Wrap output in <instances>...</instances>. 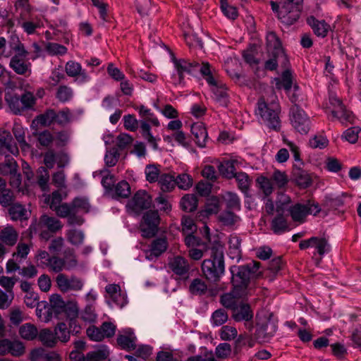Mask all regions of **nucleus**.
Returning a JSON list of instances; mask_svg holds the SVG:
<instances>
[{
    "label": "nucleus",
    "mask_w": 361,
    "mask_h": 361,
    "mask_svg": "<svg viewBox=\"0 0 361 361\" xmlns=\"http://www.w3.org/2000/svg\"><path fill=\"white\" fill-rule=\"evenodd\" d=\"M233 286H238L240 290L246 292L248 282L251 278L249 271L245 265L231 268Z\"/></svg>",
    "instance_id": "nucleus-16"
},
{
    "label": "nucleus",
    "mask_w": 361,
    "mask_h": 361,
    "mask_svg": "<svg viewBox=\"0 0 361 361\" xmlns=\"http://www.w3.org/2000/svg\"><path fill=\"white\" fill-rule=\"evenodd\" d=\"M56 282L59 288L63 292H67L70 290H80L83 286V282L79 278L74 276L68 278L63 274H59Z\"/></svg>",
    "instance_id": "nucleus-17"
},
{
    "label": "nucleus",
    "mask_w": 361,
    "mask_h": 361,
    "mask_svg": "<svg viewBox=\"0 0 361 361\" xmlns=\"http://www.w3.org/2000/svg\"><path fill=\"white\" fill-rule=\"evenodd\" d=\"M158 182L163 192H170L176 186L175 177L169 173H161Z\"/></svg>",
    "instance_id": "nucleus-39"
},
{
    "label": "nucleus",
    "mask_w": 361,
    "mask_h": 361,
    "mask_svg": "<svg viewBox=\"0 0 361 361\" xmlns=\"http://www.w3.org/2000/svg\"><path fill=\"white\" fill-rule=\"evenodd\" d=\"M168 247V242L166 238H158L154 239L146 252V258L153 260L164 253Z\"/></svg>",
    "instance_id": "nucleus-22"
},
{
    "label": "nucleus",
    "mask_w": 361,
    "mask_h": 361,
    "mask_svg": "<svg viewBox=\"0 0 361 361\" xmlns=\"http://www.w3.org/2000/svg\"><path fill=\"white\" fill-rule=\"evenodd\" d=\"M105 290L109 297L118 307H122L127 303L126 295L121 293L119 285L109 284L106 286Z\"/></svg>",
    "instance_id": "nucleus-24"
},
{
    "label": "nucleus",
    "mask_w": 361,
    "mask_h": 361,
    "mask_svg": "<svg viewBox=\"0 0 361 361\" xmlns=\"http://www.w3.org/2000/svg\"><path fill=\"white\" fill-rule=\"evenodd\" d=\"M236 162L237 161L235 159H230L220 163L218 166L220 173L228 179L233 178L235 174L237 173L235 168Z\"/></svg>",
    "instance_id": "nucleus-36"
},
{
    "label": "nucleus",
    "mask_w": 361,
    "mask_h": 361,
    "mask_svg": "<svg viewBox=\"0 0 361 361\" xmlns=\"http://www.w3.org/2000/svg\"><path fill=\"white\" fill-rule=\"evenodd\" d=\"M202 271L204 277L211 281L217 282L225 271L224 250L221 246H214L211 249V258L202 263Z\"/></svg>",
    "instance_id": "nucleus-2"
},
{
    "label": "nucleus",
    "mask_w": 361,
    "mask_h": 361,
    "mask_svg": "<svg viewBox=\"0 0 361 361\" xmlns=\"http://www.w3.org/2000/svg\"><path fill=\"white\" fill-rule=\"evenodd\" d=\"M320 210L319 205L312 201L297 203L289 208V212L293 221L300 224L305 221V217L308 214L317 215Z\"/></svg>",
    "instance_id": "nucleus-9"
},
{
    "label": "nucleus",
    "mask_w": 361,
    "mask_h": 361,
    "mask_svg": "<svg viewBox=\"0 0 361 361\" xmlns=\"http://www.w3.org/2000/svg\"><path fill=\"white\" fill-rule=\"evenodd\" d=\"M65 71L69 77L76 78L75 80L79 83H84L90 80V76L81 65L74 61H69L66 63Z\"/></svg>",
    "instance_id": "nucleus-21"
},
{
    "label": "nucleus",
    "mask_w": 361,
    "mask_h": 361,
    "mask_svg": "<svg viewBox=\"0 0 361 361\" xmlns=\"http://www.w3.org/2000/svg\"><path fill=\"white\" fill-rule=\"evenodd\" d=\"M54 334L56 341L59 340L63 343H66L70 339L71 331L68 330L67 325L61 322L59 323L54 329Z\"/></svg>",
    "instance_id": "nucleus-47"
},
{
    "label": "nucleus",
    "mask_w": 361,
    "mask_h": 361,
    "mask_svg": "<svg viewBox=\"0 0 361 361\" xmlns=\"http://www.w3.org/2000/svg\"><path fill=\"white\" fill-rule=\"evenodd\" d=\"M49 179V175L46 168L43 166L39 167L37 171V183L42 190L46 191L48 190Z\"/></svg>",
    "instance_id": "nucleus-57"
},
{
    "label": "nucleus",
    "mask_w": 361,
    "mask_h": 361,
    "mask_svg": "<svg viewBox=\"0 0 361 361\" xmlns=\"http://www.w3.org/2000/svg\"><path fill=\"white\" fill-rule=\"evenodd\" d=\"M190 131L197 146L204 147L208 135L204 123L201 122L194 123L191 126Z\"/></svg>",
    "instance_id": "nucleus-23"
},
{
    "label": "nucleus",
    "mask_w": 361,
    "mask_h": 361,
    "mask_svg": "<svg viewBox=\"0 0 361 361\" xmlns=\"http://www.w3.org/2000/svg\"><path fill=\"white\" fill-rule=\"evenodd\" d=\"M307 23L319 37H325L330 30V25L324 20H319L314 16H310L307 18Z\"/></svg>",
    "instance_id": "nucleus-25"
},
{
    "label": "nucleus",
    "mask_w": 361,
    "mask_h": 361,
    "mask_svg": "<svg viewBox=\"0 0 361 361\" xmlns=\"http://www.w3.org/2000/svg\"><path fill=\"white\" fill-rule=\"evenodd\" d=\"M151 204L152 199L148 193L145 190H139L128 201L126 207L130 213L139 214L149 208Z\"/></svg>",
    "instance_id": "nucleus-12"
},
{
    "label": "nucleus",
    "mask_w": 361,
    "mask_h": 361,
    "mask_svg": "<svg viewBox=\"0 0 361 361\" xmlns=\"http://www.w3.org/2000/svg\"><path fill=\"white\" fill-rule=\"evenodd\" d=\"M208 288L206 283L201 279L197 278L193 279L190 286L189 291L195 295H202L206 294Z\"/></svg>",
    "instance_id": "nucleus-41"
},
{
    "label": "nucleus",
    "mask_w": 361,
    "mask_h": 361,
    "mask_svg": "<svg viewBox=\"0 0 361 361\" xmlns=\"http://www.w3.org/2000/svg\"><path fill=\"white\" fill-rule=\"evenodd\" d=\"M4 99L9 110L15 115H21L26 111L32 110L37 104L34 93L27 90L21 95L8 90L5 93Z\"/></svg>",
    "instance_id": "nucleus-3"
},
{
    "label": "nucleus",
    "mask_w": 361,
    "mask_h": 361,
    "mask_svg": "<svg viewBox=\"0 0 361 361\" xmlns=\"http://www.w3.org/2000/svg\"><path fill=\"white\" fill-rule=\"evenodd\" d=\"M238 183V188L244 193H247L250 186L251 180L245 172H238L234 177Z\"/></svg>",
    "instance_id": "nucleus-50"
},
{
    "label": "nucleus",
    "mask_w": 361,
    "mask_h": 361,
    "mask_svg": "<svg viewBox=\"0 0 361 361\" xmlns=\"http://www.w3.org/2000/svg\"><path fill=\"white\" fill-rule=\"evenodd\" d=\"M276 331V326L267 321L266 323L260 325L257 327L255 333V337L257 339H266L273 336L274 334Z\"/></svg>",
    "instance_id": "nucleus-31"
},
{
    "label": "nucleus",
    "mask_w": 361,
    "mask_h": 361,
    "mask_svg": "<svg viewBox=\"0 0 361 361\" xmlns=\"http://www.w3.org/2000/svg\"><path fill=\"white\" fill-rule=\"evenodd\" d=\"M67 238L68 241L75 245H79L83 243L85 235L80 230L71 229L67 233Z\"/></svg>",
    "instance_id": "nucleus-56"
},
{
    "label": "nucleus",
    "mask_w": 361,
    "mask_h": 361,
    "mask_svg": "<svg viewBox=\"0 0 361 361\" xmlns=\"http://www.w3.org/2000/svg\"><path fill=\"white\" fill-rule=\"evenodd\" d=\"M130 194V187L127 181H120L115 185L114 195L119 197L126 198Z\"/></svg>",
    "instance_id": "nucleus-58"
},
{
    "label": "nucleus",
    "mask_w": 361,
    "mask_h": 361,
    "mask_svg": "<svg viewBox=\"0 0 361 361\" xmlns=\"http://www.w3.org/2000/svg\"><path fill=\"white\" fill-rule=\"evenodd\" d=\"M15 196L9 189L4 190L0 194V204L4 207H11L14 204Z\"/></svg>",
    "instance_id": "nucleus-59"
},
{
    "label": "nucleus",
    "mask_w": 361,
    "mask_h": 361,
    "mask_svg": "<svg viewBox=\"0 0 361 361\" xmlns=\"http://www.w3.org/2000/svg\"><path fill=\"white\" fill-rule=\"evenodd\" d=\"M25 352L23 344L19 341H11L4 338L0 341V355L10 353L13 356L19 357Z\"/></svg>",
    "instance_id": "nucleus-20"
},
{
    "label": "nucleus",
    "mask_w": 361,
    "mask_h": 361,
    "mask_svg": "<svg viewBox=\"0 0 361 361\" xmlns=\"http://www.w3.org/2000/svg\"><path fill=\"white\" fill-rule=\"evenodd\" d=\"M136 336L130 329L124 331V334L118 335L117 337L118 344L124 350L130 351L136 349Z\"/></svg>",
    "instance_id": "nucleus-27"
},
{
    "label": "nucleus",
    "mask_w": 361,
    "mask_h": 361,
    "mask_svg": "<svg viewBox=\"0 0 361 361\" xmlns=\"http://www.w3.org/2000/svg\"><path fill=\"white\" fill-rule=\"evenodd\" d=\"M297 185L301 188H307L312 183V179L310 173L305 171H299L295 175Z\"/></svg>",
    "instance_id": "nucleus-49"
},
{
    "label": "nucleus",
    "mask_w": 361,
    "mask_h": 361,
    "mask_svg": "<svg viewBox=\"0 0 361 361\" xmlns=\"http://www.w3.org/2000/svg\"><path fill=\"white\" fill-rule=\"evenodd\" d=\"M73 212L85 214L90 211V205L87 199L75 197L71 202Z\"/></svg>",
    "instance_id": "nucleus-45"
},
{
    "label": "nucleus",
    "mask_w": 361,
    "mask_h": 361,
    "mask_svg": "<svg viewBox=\"0 0 361 361\" xmlns=\"http://www.w3.org/2000/svg\"><path fill=\"white\" fill-rule=\"evenodd\" d=\"M314 238L312 242V247L316 249L317 253L320 256H323L325 253H327L330 250V246L325 238L313 237Z\"/></svg>",
    "instance_id": "nucleus-52"
},
{
    "label": "nucleus",
    "mask_w": 361,
    "mask_h": 361,
    "mask_svg": "<svg viewBox=\"0 0 361 361\" xmlns=\"http://www.w3.org/2000/svg\"><path fill=\"white\" fill-rule=\"evenodd\" d=\"M280 111L281 108L278 102L267 104L263 99H259L257 102V114L259 115L262 121L276 131L281 128Z\"/></svg>",
    "instance_id": "nucleus-5"
},
{
    "label": "nucleus",
    "mask_w": 361,
    "mask_h": 361,
    "mask_svg": "<svg viewBox=\"0 0 361 361\" xmlns=\"http://www.w3.org/2000/svg\"><path fill=\"white\" fill-rule=\"evenodd\" d=\"M13 71L18 75H26L31 73V63L25 61V58L13 56L9 63Z\"/></svg>",
    "instance_id": "nucleus-26"
},
{
    "label": "nucleus",
    "mask_w": 361,
    "mask_h": 361,
    "mask_svg": "<svg viewBox=\"0 0 361 361\" xmlns=\"http://www.w3.org/2000/svg\"><path fill=\"white\" fill-rule=\"evenodd\" d=\"M256 183L266 197L273 192V183L270 178L263 176H259L256 180Z\"/></svg>",
    "instance_id": "nucleus-43"
},
{
    "label": "nucleus",
    "mask_w": 361,
    "mask_h": 361,
    "mask_svg": "<svg viewBox=\"0 0 361 361\" xmlns=\"http://www.w3.org/2000/svg\"><path fill=\"white\" fill-rule=\"evenodd\" d=\"M65 302L59 295H52L49 299V303L43 304L44 314V322H49L53 317H57L65 308Z\"/></svg>",
    "instance_id": "nucleus-14"
},
{
    "label": "nucleus",
    "mask_w": 361,
    "mask_h": 361,
    "mask_svg": "<svg viewBox=\"0 0 361 361\" xmlns=\"http://www.w3.org/2000/svg\"><path fill=\"white\" fill-rule=\"evenodd\" d=\"M8 214L13 221L27 219L30 216V212L25 206L19 203H16L9 207Z\"/></svg>",
    "instance_id": "nucleus-32"
},
{
    "label": "nucleus",
    "mask_w": 361,
    "mask_h": 361,
    "mask_svg": "<svg viewBox=\"0 0 361 361\" xmlns=\"http://www.w3.org/2000/svg\"><path fill=\"white\" fill-rule=\"evenodd\" d=\"M109 355V350L106 345H102L95 350L88 352L85 356V361H104Z\"/></svg>",
    "instance_id": "nucleus-34"
},
{
    "label": "nucleus",
    "mask_w": 361,
    "mask_h": 361,
    "mask_svg": "<svg viewBox=\"0 0 361 361\" xmlns=\"http://www.w3.org/2000/svg\"><path fill=\"white\" fill-rule=\"evenodd\" d=\"M35 123L44 127L50 126L56 123V111L53 109H47L43 114L36 116L33 120V123Z\"/></svg>",
    "instance_id": "nucleus-30"
},
{
    "label": "nucleus",
    "mask_w": 361,
    "mask_h": 361,
    "mask_svg": "<svg viewBox=\"0 0 361 361\" xmlns=\"http://www.w3.org/2000/svg\"><path fill=\"white\" fill-rule=\"evenodd\" d=\"M74 95L73 89L66 85H61L56 89L55 97L61 103L70 102Z\"/></svg>",
    "instance_id": "nucleus-38"
},
{
    "label": "nucleus",
    "mask_w": 361,
    "mask_h": 361,
    "mask_svg": "<svg viewBox=\"0 0 361 361\" xmlns=\"http://www.w3.org/2000/svg\"><path fill=\"white\" fill-rule=\"evenodd\" d=\"M136 109L138 111L140 116L143 118L142 121H147L157 127L159 126L158 118L154 116V113L152 112L151 109L143 105L140 106Z\"/></svg>",
    "instance_id": "nucleus-48"
},
{
    "label": "nucleus",
    "mask_w": 361,
    "mask_h": 361,
    "mask_svg": "<svg viewBox=\"0 0 361 361\" xmlns=\"http://www.w3.org/2000/svg\"><path fill=\"white\" fill-rule=\"evenodd\" d=\"M159 221L160 218L157 211L149 210L143 214L140 224L142 235L145 238L154 236L158 231Z\"/></svg>",
    "instance_id": "nucleus-10"
},
{
    "label": "nucleus",
    "mask_w": 361,
    "mask_h": 361,
    "mask_svg": "<svg viewBox=\"0 0 361 361\" xmlns=\"http://www.w3.org/2000/svg\"><path fill=\"white\" fill-rule=\"evenodd\" d=\"M72 114L69 109L64 108L58 113L56 111V123L65 126L71 120Z\"/></svg>",
    "instance_id": "nucleus-60"
},
{
    "label": "nucleus",
    "mask_w": 361,
    "mask_h": 361,
    "mask_svg": "<svg viewBox=\"0 0 361 361\" xmlns=\"http://www.w3.org/2000/svg\"><path fill=\"white\" fill-rule=\"evenodd\" d=\"M271 228L274 233L281 234L289 231L288 226L285 217L279 214L276 216L271 221Z\"/></svg>",
    "instance_id": "nucleus-44"
},
{
    "label": "nucleus",
    "mask_w": 361,
    "mask_h": 361,
    "mask_svg": "<svg viewBox=\"0 0 361 361\" xmlns=\"http://www.w3.org/2000/svg\"><path fill=\"white\" fill-rule=\"evenodd\" d=\"M246 294L244 290H240L238 286H233V290L223 294L220 298L221 304L226 308L233 310L241 302L240 299Z\"/></svg>",
    "instance_id": "nucleus-19"
},
{
    "label": "nucleus",
    "mask_w": 361,
    "mask_h": 361,
    "mask_svg": "<svg viewBox=\"0 0 361 361\" xmlns=\"http://www.w3.org/2000/svg\"><path fill=\"white\" fill-rule=\"evenodd\" d=\"M326 110L331 112V119H337L342 124L351 123L352 113L348 111L342 101L333 92L329 93V100L325 104Z\"/></svg>",
    "instance_id": "nucleus-6"
},
{
    "label": "nucleus",
    "mask_w": 361,
    "mask_h": 361,
    "mask_svg": "<svg viewBox=\"0 0 361 361\" xmlns=\"http://www.w3.org/2000/svg\"><path fill=\"white\" fill-rule=\"evenodd\" d=\"M115 182V177L111 174L104 176L102 180V185L105 188L106 192L112 196H114Z\"/></svg>",
    "instance_id": "nucleus-61"
},
{
    "label": "nucleus",
    "mask_w": 361,
    "mask_h": 361,
    "mask_svg": "<svg viewBox=\"0 0 361 361\" xmlns=\"http://www.w3.org/2000/svg\"><path fill=\"white\" fill-rule=\"evenodd\" d=\"M232 317L235 322H245V329L251 332L254 328L253 312L249 304L240 302L233 310Z\"/></svg>",
    "instance_id": "nucleus-13"
},
{
    "label": "nucleus",
    "mask_w": 361,
    "mask_h": 361,
    "mask_svg": "<svg viewBox=\"0 0 361 361\" xmlns=\"http://www.w3.org/2000/svg\"><path fill=\"white\" fill-rule=\"evenodd\" d=\"M290 120L293 127L300 134H306L310 129V121L303 109L294 105L290 109Z\"/></svg>",
    "instance_id": "nucleus-11"
},
{
    "label": "nucleus",
    "mask_w": 361,
    "mask_h": 361,
    "mask_svg": "<svg viewBox=\"0 0 361 361\" xmlns=\"http://www.w3.org/2000/svg\"><path fill=\"white\" fill-rule=\"evenodd\" d=\"M20 336L26 341H32L37 337V328L32 324L25 323L19 328Z\"/></svg>",
    "instance_id": "nucleus-35"
},
{
    "label": "nucleus",
    "mask_w": 361,
    "mask_h": 361,
    "mask_svg": "<svg viewBox=\"0 0 361 361\" xmlns=\"http://www.w3.org/2000/svg\"><path fill=\"white\" fill-rule=\"evenodd\" d=\"M176 185L179 188L183 190H187L190 188L192 185V178L187 173H181L175 178Z\"/></svg>",
    "instance_id": "nucleus-62"
},
{
    "label": "nucleus",
    "mask_w": 361,
    "mask_h": 361,
    "mask_svg": "<svg viewBox=\"0 0 361 361\" xmlns=\"http://www.w3.org/2000/svg\"><path fill=\"white\" fill-rule=\"evenodd\" d=\"M38 338L47 347H53L56 343V338L54 332L49 329H43L39 332L38 331Z\"/></svg>",
    "instance_id": "nucleus-40"
},
{
    "label": "nucleus",
    "mask_w": 361,
    "mask_h": 361,
    "mask_svg": "<svg viewBox=\"0 0 361 361\" xmlns=\"http://www.w3.org/2000/svg\"><path fill=\"white\" fill-rule=\"evenodd\" d=\"M241 240L236 235H231L228 240V255L233 259L239 261L241 258Z\"/></svg>",
    "instance_id": "nucleus-33"
},
{
    "label": "nucleus",
    "mask_w": 361,
    "mask_h": 361,
    "mask_svg": "<svg viewBox=\"0 0 361 361\" xmlns=\"http://www.w3.org/2000/svg\"><path fill=\"white\" fill-rule=\"evenodd\" d=\"M82 321L93 323L97 320V314L95 312V307L92 302L87 304L80 314Z\"/></svg>",
    "instance_id": "nucleus-46"
},
{
    "label": "nucleus",
    "mask_w": 361,
    "mask_h": 361,
    "mask_svg": "<svg viewBox=\"0 0 361 361\" xmlns=\"http://www.w3.org/2000/svg\"><path fill=\"white\" fill-rule=\"evenodd\" d=\"M180 207L183 210L187 212H191L196 209L197 207V199L193 194H187L184 195L180 200Z\"/></svg>",
    "instance_id": "nucleus-42"
},
{
    "label": "nucleus",
    "mask_w": 361,
    "mask_h": 361,
    "mask_svg": "<svg viewBox=\"0 0 361 361\" xmlns=\"http://www.w3.org/2000/svg\"><path fill=\"white\" fill-rule=\"evenodd\" d=\"M279 188H284L288 183V177L285 173L275 171L270 178Z\"/></svg>",
    "instance_id": "nucleus-64"
},
{
    "label": "nucleus",
    "mask_w": 361,
    "mask_h": 361,
    "mask_svg": "<svg viewBox=\"0 0 361 361\" xmlns=\"http://www.w3.org/2000/svg\"><path fill=\"white\" fill-rule=\"evenodd\" d=\"M228 314L224 309H218L214 311L211 317V322L213 326H221L228 320Z\"/></svg>",
    "instance_id": "nucleus-53"
},
{
    "label": "nucleus",
    "mask_w": 361,
    "mask_h": 361,
    "mask_svg": "<svg viewBox=\"0 0 361 361\" xmlns=\"http://www.w3.org/2000/svg\"><path fill=\"white\" fill-rule=\"evenodd\" d=\"M267 47L269 53H275V55L284 54L281 41L274 32H270L267 35Z\"/></svg>",
    "instance_id": "nucleus-28"
},
{
    "label": "nucleus",
    "mask_w": 361,
    "mask_h": 361,
    "mask_svg": "<svg viewBox=\"0 0 361 361\" xmlns=\"http://www.w3.org/2000/svg\"><path fill=\"white\" fill-rule=\"evenodd\" d=\"M293 84L292 74L289 70L283 72L281 79L276 80V87L279 89L283 88L288 91L291 89Z\"/></svg>",
    "instance_id": "nucleus-51"
},
{
    "label": "nucleus",
    "mask_w": 361,
    "mask_h": 361,
    "mask_svg": "<svg viewBox=\"0 0 361 361\" xmlns=\"http://www.w3.org/2000/svg\"><path fill=\"white\" fill-rule=\"evenodd\" d=\"M35 259L37 266L43 269H48L54 273H60L63 269H66L67 264L64 259L56 255L51 256L45 250H38L35 255Z\"/></svg>",
    "instance_id": "nucleus-7"
},
{
    "label": "nucleus",
    "mask_w": 361,
    "mask_h": 361,
    "mask_svg": "<svg viewBox=\"0 0 361 361\" xmlns=\"http://www.w3.org/2000/svg\"><path fill=\"white\" fill-rule=\"evenodd\" d=\"M62 227L61 221L57 218L43 214L40 216L35 230L39 233L42 239L48 240L53 233L60 231Z\"/></svg>",
    "instance_id": "nucleus-8"
},
{
    "label": "nucleus",
    "mask_w": 361,
    "mask_h": 361,
    "mask_svg": "<svg viewBox=\"0 0 361 361\" xmlns=\"http://www.w3.org/2000/svg\"><path fill=\"white\" fill-rule=\"evenodd\" d=\"M0 147H5L13 155L18 154V149L10 133H4L0 135Z\"/></svg>",
    "instance_id": "nucleus-37"
},
{
    "label": "nucleus",
    "mask_w": 361,
    "mask_h": 361,
    "mask_svg": "<svg viewBox=\"0 0 361 361\" xmlns=\"http://www.w3.org/2000/svg\"><path fill=\"white\" fill-rule=\"evenodd\" d=\"M169 268L174 274L185 279L188 277L190 266L188 260L182 256L178 255L170 259Z\"/></svg>",
    "instance_id": "nucleus-18"
},
{
    "label": "nucleus",
    "mask_w": 361,
    "mask_h": 361,
    "mask_svg": "<svg viewBox=\"0 0 361 361\" xmlns=\"http://www.w3.org/2000/svg\"><path fill=\"white\" fill-rule=\"evenodd\" d=\"M45 49L48 54L51 56H63L66 54L68 51L65 46L54 42H47Z\"/></svg>",
    "instance_id": "nucleus-55"
},
{
    "label": "nucleus",
    "mask_w": 361,
    "mask_h": 361,
    "mask_svg": "<svg viewBox=\"0 0 361 361\" xmlns=\"http://www.w3.org/2000/svg\"><path fill=\"white\" fill-rule=\"evenodd\" d=\"M18 238L17 231L13 226H8L0 232V240L8 246L14 245Z\"/></svg>",
    "instance_id": "nucleus-29"
},
{
    "label": "nucleus",
    "mask_w": 361,
    "mask_h": 361,
    "mask_svg": "<svg viewBox=\"0 0 361 361\" xmlns=\"http://www.w3.org/2000/svg\"><path fill=\"white\" fill-rule=\"evenodd\" d=\"M204 79L207 83L212 87V91L216 97V99L223 105H226L228 103V89L226 85L217 81L212 74V71Z\"/></svg>",
    "instance_id": "nucleus-15"
},
{
    "label": "nucleus",
    "mask_w": 361,
    "mask_h": 361,
    "mask_svg": "<svg viewBox=\"0 0 361 361\" xmlns=\"http://www.w3.org/2000/svg\"><path fill=\"white\" fill-rule=\"evenodd\" d=\"M303 0H281L280 5L271 1V6L273 11L277 13L279 20L287 25L295 23L300 18V4Z\"/></svg>",
    "instance_id": "nucleus-4"
},
{
    "label": "nucleus",
    "mask_w": 361,
    "mask_h": 361,
    "mask_svg": "<svg viewBox=\"0 0 361 361\" xmlns=\"http://www.w3.org/2000/svg\"><path fill=\"white\" fill-rule=\"evenodd\" d=\"M176 73L171 75V82L174 85H184V74L188 73L192 76H196L200 72L204 78L210 73V66L208 63L200 64L196 61H188L184 59H172Z\"/></svg>",
    "instance_id": "nucleus-1"
},
{
    "label": "nucleus",
    "mask_w": 361,
    "mask_h": 361,
    "mask_svg": "<svg viewBox=\"0 0 361 361\" xmlns=\"http://www.w3.org/2000/svg\"><path fill=\"white\" fill-rule=\"evenodd\" d=\"M219 221L224 226H233L238 220L239 217L231 211H224L218 216Z\"/></svg>",
    "instance_id": "nucleus-54"
},
{
    "label": "nucleus",
    "mask_w": 361,
    "mask_h": 361,
    "mask_svg": "<svg viewBox=\"0 0 361 361\" xmlns=\"http://www.w3.org/2000/svg\"><path fill=\"white\" fill-rule=\"evenodd\" d=\"M146 180L149 183L158 181L160 173L159 169L154 165L147 166L145 170Z\"/></svg>",
    "instance_id": "nucleus-63"
}]
</instances>
